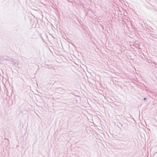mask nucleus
<instances>
[{
    "label": "nucleus",
    "instance_id": "1",
    "mask_svg": "<svg viewBox=\"0 0 157 157\" xmlns=\"http://www.w3.org/2000/svg\"><path fill=\"white\" fill-rule=\"evenodd\" d=\"M146 98H144V100H146Z\"/></svg>",
    "mask_w": 157,
    "mask_h": 157
}]
</instances>
